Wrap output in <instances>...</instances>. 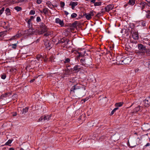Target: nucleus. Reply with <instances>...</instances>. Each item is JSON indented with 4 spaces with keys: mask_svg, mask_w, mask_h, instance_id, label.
<instances>
[{
    "mask_svg": "<svg viewBox=\"0 0 150 150\" xmlns=\"http://www.w3.org/2000/svg\"><path fill=\"white\" fill-rule=\"evenodd\" d=\"M50 61L52 62V61H53V60H54V58H53V57L52 56H51L50 57Z\"/></svg>",
    "mask_w": 150,
    "mask_h": 150,
    "instance_id": "obj_48",
    "label": "nucleus"
},
{
    "mask_svg": "<svg viewBox=\"0 0 150 150\" xmlns=\"http://www.w3.org/2000/svg\"><path fill=\"white\" fill-rule=\"evenodd\" d=\"M28 108L27 107H25V108H23V110L22 114H24L27 112L28 111Z\"/></svg>",
    "mask_w": 150,
    "mask_h": 150,
    "instance_id": "obj_26",
    "label": "nucleus"
},
{
    "mask_svg": "<svg viewBox=\"0 0 150 150\" xmlns=\"http://www.w3.org/2000/svg\"><path fill=\"white\" fill-rule=\"evenodd\" d=\"M60 7L61 8H63L65 5V3L63 2H60Z\"/></svg>",
    "mask_w": 150,
    "mask_h": 150,
    "instance_id": "obj_42",
    "label": "nucleus"
},
{
    "mask_svg": "<svg viewBox=\"0 0 150 150\" xmlns=\"http://www.w3.org/2000/svg\"><path fill=\"white\" fill-rule=\"evenodd\" d=\"M21 150H24V149L23 148H21Z\"/></svg>",
    "mask_w": 150,
    "mask_h": 150,
    "instance_id": "obj_61",
    "label": "nucleus"
},
{
    "mask_svg": "<svg viewBox=\"0 0 150 150\" xmlns=\"http://www.w3.org/2000/svg\"><path fill=\"white\" fill-rule=\"evenodd\" d=\"M139 5V6L141 9L143 10L145 8V6H146V3L143 2H141Z\"/></svg>",
    "mask_w": 150,
    "mask_h": 150,
    "instance_id": "obj_16",
    "label": "nucleus"
},
{
    "mask_svg": "<svg viewBox=\"0 0 150 150\" xmlns=\"http://www.w3.org/2000/svg\"><path fill=\"white\" fill-rule=\"evenodd\" d=\"M55 22L59 24L61 27H62L64 26V23L63 21L61 20L59 18H56L55 19Z\"/></svg>",
    "mask_w": 150,
    "mask_h": 150,
    "instance_id": "obj_11",
    "label": "nucleus"
},
{
    "mask_svg": "<svg viewBox=\"0 0 150 150\" xmlns=\"http://www.w3.org/2000/svg\"><path fill=\"white\" fill-rule=\"evenodd\" d=\"M135 0H129L128 4L131 5H134L135 4Z\"/></svg>",
    "mask_w": 150,
    "mask_h": 150,
    "instance_id": "obj_22",
    "label": "nucleus"
},
{
    "mask_svg": "<svg viewBox=\"0 0 150 150\" xmlns=\"http://www.w3.org/2000/svg\"><path fill=\"white\" fill-rule=\"evenodd\" d=\"M35 13V11L31 10L30 11L29 14L30 15H34Z\"/></svg>",
    "mask_w": 150,
    "mask_h": 150,
    "instance_id": "obj_40",
    "label": "nucleus"
},
{
    "mask_svg": "<svg viewBox=\"0 0 150 150\" xmlns=\"http://www.w3.org/2000/svg\"><path fill=\"white\" fill-rule=\"evenodd\" d=\"M150 144L149 143H147L145 145L146 146H150Z\"/></svg>",
    "mask_w": 150,
    "mask_h": 150,
    "instance_id": "obj_56",
    "label": "nucleus"
},
{
    "mask_svg": "<svg viewBox=\"0 0 150 150\" xmlns=\"http://www.w3.org/2000/svg\"><path fill=\"white\" fill-rule=\"evenodd\" d=\"M131 32L132 34L133 38L135 40H137L139 38V35L137 32L135 31L134 29L132 28Z\"/></svg>",
    "mask_w": 150,
    "mask_h": 150,
    "instance_id": "obj_5",
    "label": "nucleus"
},
{
    "mask_svg": "<svg viewBox=\"0 0 150 150\" xmlns=\"http://www.w3.org/2000/svg\"><path fill=\"white\" fill-rule=\"evenodd\" d=\"M43 57L41 55H38L36 56V59L38 60H40V59L41 60H42V59Z\"/></svg>",
    "mask_w": 150,
    "mask_h": 150,
    "instance_id": "obj_27",
    "label": "nucleus"
},
{
    "mask_svg": "<svg viewBox=\"0 0 150 150\" xmlns=\"http://www.w3.org/2000/svg\"><path fill=\"white\" fill-rule=\"evenodd\" d=\"M19 34H17L15 35H14L11 38H10V39H9L8 40V41H11L13 40H14V39H16V38H18L19 37Z\"/></svg>",
    "mask_w": 150,
    "mask_h": 150,
    "instance_id": "obj_20",
    "label": "nucleus"
},
{
    "mask_svg": "<svg viewBox=\"0 0 150 150\" xmlns=\"http://www.w3.org/2000/svg\"><path fill=\"white\" fill-rule=\"evenodd\" d=\"M80 62L83 66L88 67L92 64V59L90 57L86 59H81L80 60Z\"/></svg>",
    "mask_w": 150,
    "mask_h": 150,
    "instance_id": "obj_2",
    "label": "nucleus"
},
{
    "mask_svg": "<svg viewBox=\"0 0 150 150\" xmlns=\"http://www.w3.org/2000/svg\"><path fill=\"white\" fill-rule=\"evenodd\" d=\"M33 18L34 17L33 16H31L30 17V18L29 19H30L31 21L32 19H33Z\"/></svg>",
    "mask_w": 150,
    "mask_h": 150,
    "instance_id": "obj_58",
    "label": "nucleus"
},
{
    "mask_svg": "<svg viewBox=\"0 0 150 150\" xmlns=\"http://www.w3.org/2000/svg\"><path fill=\"white\" fill-rule=\"evenodd\" d=\"M5 12L7 16H9L11 15V12L10 9L8 8H7Z\"/></svg>",
    "mask_w": 150,
    "mask_h": 150,
    "instance_id": "obj_19",
    "label": "nucleus"
},
{
    "mask_svg": "<svg viewBox=\"0 0 150 150\" xmlns=\"http://www.w3.org/2000/svg\"><path fill=\"white\" fill-rule=\"evenodd\" d=\"M6 77V75L5 74H3L1 75V78L3 79H4Z\"/></svg>",
    "mask_w": 150,
    "mask_h": 150,
    "instance_id": "obj_44",
    "label": "nucleus"
},
{
    "mask_svg": "<svg viewBox=\"0 0 150 150\" xmlns=\"http://www.w3.org/2000/svg\"><path fill=\"white\" fill-rule=\"evenodd\" d=\"M51 117V115H45L44 116H42L40 117L39 119L38 120V121H48L49 120Z\"/></svg>",
    "mask_w": 150,
    "mask_h": 150,
    "instance_id": "obj_3",
    "label": "nucleus"
},
{
    "mask_svg": "<svg viewBox=\"0 0 150 150\" xmlns=\"http://www.w3.org/2000/svg\"><path fill=\"white\" fill-rule=\"evenodd\" d=\"M7 32V31H4L3 32H2L1 33V35H6V33Z\"/></svg>",
    "mask_w": 150,
    "mask_h": 150,
    "instance_id": "obj_45",
    "label": "nucleus"
},
{
    "mask_svg": "<svg viewBox=\"0 0 150 150\" xmlns=\"http://www.w3.org/2000/svg\"><path fill=\"white\" fill-rule=\"evenodd\" d=\"M139 71V69H137L135 70V73H137Z\"/></svg>",
    "mask_w": 150,
    "mask_h": 150,
    "instance_id": "obj_55",
    "label": "nucleus"
},
{
    "mask_svg": "<svg viewBox=\"0 0 150 150\" xmlns=\"http://www.w3.org/2000/svg\"><path fill=\"white\" fill-rule=\"evenodd\" d=\"M138 48L139 50L135 52L136 54L139 58H142L145 55V51L146 50V47L141 44H139L138 45Z\"/></svg>",
    "mask_w": 150,
    "mask_h": 150,
    "instance_id": "obj_1",
    "label": "nucleus"
},
{
    "mask_svg": "<svg viewBox=\"0 0 150 150\" xmlns=\"http://www.w3.org/2000/svg\"><path fill=\"white\" fill-rule=\"evenodd\" d=\"M14 9L16 10L17 11H20L22 10V8L21 7L18 6L15 7L14 8Z\"/></svg>",
    "mask_w": 150,
    "mask_h": 150,
    "instance_id": "obj_23",
    "label": "nucleus"
},
{
    "mask_svg": "<svg viewBox=\"0 0 150 150\" xmlns=\"http://www.w3.org/2000/svg\"><path fill=\"white\" fill-rule=\"evenodd\" d=\"M48 9L47 8H45L43 9L42 11H41L40 12L41 13L43 12L45 14H46L48 13Z\"/></svg>",
    "mask_w": 150,
    "mask_h": 150,
    "instance_id": "obj_21",
    "label": "nucleus"
},
{
    "mask_svg": "<svg viewBox=\"0 0 150 150\" xmlns=\"http://www.w3.org/2000/svg\"><path fill=\"white\" fill-rule=\"evenodd\" d=\"M143 102L145 106L146 107L149 106L150 105V96L147 97L144 100Z\"/></svg>",
    "mask_w": 150,
    "mask_h": 150,
    "instance_id": "obj_7",
    "label": "nucleus"
},
{
    "mask_svg": "<svg viewBox=\"0 0 150 150\" xmlns=\"http://www.w3.org/2000/svg\"><path fill=\"white\" fill-rule=\"evenodd\" d=\"M118 108L117 107L115 108L111 112L110 114V115H112L114 112L116 111V110H118Z\"/></svg>",
    "mask_w": 150,
    "mask_h": 150,
    "instance_id": "obj_29",
    "label": "nucleus"
},
{
    "mask_svg": "<svg viewBox=\"0 0 150 150\" xmlns=\"http://www.w3.org/2000/svg\"><path fill=\"white\" fill-rule=\"evenodd\" d=\"M12 140H9L6 143V145H9V144L11 143L12 142Z\"/></svg>",
    "mask_w": 150,
    "mask_h": 150,
    "instance_id": "obj_41",
    "label": "nucleus"
},
{
    "mask_svg": "<svg viewBox=\"0 0 150 150\" xmlns=\"http://www.w3.org/2000/svg\"><path fill=\"white\" fill-rule=\"evenodd\" d=\"M41 20L40 17L38 16L37 17L36 21L37 22H39L41 21Z\"/></svg>",
    "mask_w": 150,
    "mask_h": 150,
    "instance_id": "obj_46",
    "label": "nucleus"
},
{
    "mask_svg": "<svg viewBox=\"0 0 150 150\" xmlns=\"http://www.w3.org/2000/svg\"><path fill=\"white\" fill-rule=\"evenodd\" d=\"M131 61V59L130 58L128 57L125 58L123 60H122V62L124 64H129Z\"/></svg>",
    "mask_w": 150,
    "mask_h": 150,
    "instance_id": "obj_9",
    "label": "nucleus"
},
{
    "mask_svg": "<svg viewBox=\"0 0 150 150\" xmlns=\"http://www.w3.org/2000/svg\"><path fill=\"white\" fill-rule=\"evenodd\" d=\"M146 23L144 21H142L141 23V24L143 27H145L146 26Z\"/></svg>",
    "mask_w": 150,
    "mask_h": 150,
    "instance_id": "obj_37",
    "label": "nucleus"
},
{
    "mask_svg": "<svg viewBox=\"0 0 150 150\" xmlns=\"http://www.w3.org/2000/svg\"><path fill=\"white\" fill-rule=\"evenodd\" d=\"M40 27L41 30L40 33V34H43L47 32V28L44 23H40Z\"/></svg>",
    "mask_w": 150,
    "mask_h": 150,
    "instance_id": "obj_4",
    "label": "nucleus"
},
{
    "mask_svg": "<svg viewBox=\"0 0 150 150\" xmlns=\"http://www.w3.org/2000/svg\"><path fill=\"white\" fill-rule=\"evenodd\" d=\"M77 16V14L75 13H73L71 15V18H74Z\"/></svg>",
    "mask_w": 150,
    "mask_h": 150,
    "instance_id": "obj_33",
    "label": "nucleus"
},
{
    "mask_svg": "<svg viewBox=\"0 0 150 150\" xmlns=\"http://www.w3.org/2000/svg\"><path fill=\"white\" fill-rule=\"evenodd\" d=\"M66 74H67V73L66 72H65V73H64V75H67Z\"/></svg>",
    "mask_w": 150,
    "mask_h": 150,
    "instance_id": "obj_63",
    "label": "nucleus"
},
{
    "mask_svg": "<svg viewBox=\"0 0 150 150\" xmlns=\"http://www.w3.org/2000/svg\"><path fill=\"white\" fill-rule=\"evenodd\" d=\"M64 12L65 13V14L66 15H67L69 14L68 12L66 11H64Z\"/></svg>",
    "mask_w": 150,
    "mask_h": 150,
    "instance_id": "obj_54",
    "label": "nucleus"
},
{
    "mask_svg": "<svg viewBox=\"0 0 150 150\" xmlns=\"http://www.w3.org/2000/svg\"><path fill=\"white\" fill-rule=\"evenodd\" d=\"M81 69V67L80 65H75L73 68V71L76 72H78Z\"/></svg>",
    "mask_w": 150,
    "mask_h": 150,
    "instance_id": "obj_12",
    "label": "nucleus"
},
{
    "mask_svg": "<svg viewBox=\"0 0 150 150\" xmlns=\"http://www.w3.org/2000/svg\"><path fill=\"white\" fill-rule=\"evenodd\" d=\"M44 44L46 47L47 48L50 46L49 42L48 41H47V42H45Z\"/></svg>",
    "mask_w": 150,
    "mask_h": 150,
    "instance_id": "obj_30",
    "label": "nucleus"
},
{
    "mask_svg": "<svg viewBox=\"0 0 150 150\" xmlns=\"http://www.w3.org/2000/svg\"><path fill=\"white\" fill-rule=\"evenodd\" d=\"M24 0H17V1H14V2L15 3H19L24 1Z\"/></svg>",
    "mask_w": 150,
    "mask_h": 150,
    "instance_id": "obj_39",
    "label": "nucleus"
},
{
    "mask_svg": "<svg viewBox=\"0 0 150 150\" xmlns=\"http://www.w3.org/2000/svg\"><path fill=\"white\" fill-rule=\"evenodd\" d=\"M110 48L111 50H112L113 48V47H110Z\"/></svg>",
    "mask_w": 150,
    "mask_h": 150,
    "instance_id": "obj_60",
    "label": "nucleus"
},
{
    "mask_svg": "<svg viewBox=\"0 0 150 150\" xmlns=\"http://www.w3.org/2000/svg\"><path fill=\"white\" fill-rule=\"evenodd\" d=\"M96 13L94 11H92L90 12L89 14L91 15V16H93L94 15V13Z\"/></svg>",
    "mask_w": 150,
    "mask_h": 150,
    "instance_id": "obj_35",
    "label": "nucleus"
},
{
    "mask_svg": "<svg viewBox=\"0 0 150 150\" xmlns=\"http://www.w3.org/2000/svg\"><path fill=\"white\" fill-rule=\"evenodd\" d=\"M45 58H44V62H46L47 61V58L46 59V57H45Z\"/></svg>",
    "mask_w": 150,
    "mask_h": 150,
    "instance_id": "obj_57",
    "label": "nucleus"
},
{
    "mask_svg": "<svg viewBox=\"0 0 150 150\" xmlns=\"http://www.w3.org/2000/svg\"><path fill=\"white\" fill-rule=\"evenodd\" d=\"M83 15L85 16L87 20H89L91 18V16L89 13H85V14H84Z\"/></svg>",
    "mask_w": 150,
    "mask_h": 150,
    "instance_id": "obj_17",
    "label": "nucleus"
},
{
    "mask_svg": "<svg viewBox=\"0 0 150 150\" xmlns=\"http://www.w3.org/2000/svg\"><path fill=\"white\" fill-rule=\"evenodd\" d=\"M9 150H14V149L13 148H11L9 149Z\"/></svg>",
    "mask_w": 150,
    "mask_h": 150,
    "instance_id": "obj_59",
    "label": "nucleus"
},
{
    "mask_svg": "<svg viewBox=\"0 0 150 150\" xmlns=\"http://www.w3.org/2000/svg\"><path fill=\"white\" fill-rule=\"evenodd\" d=\"M146 53L147 54V55L150 56V49L147 50L146 49V50L145 52V54Z\"/></svg>",
    "mask_w": 150,
    "mask_h": 150,
    "instance_id": "obj_31",
    "label": "nucleus"
},
{
    "mask_svg": "<svg viewBox=\"0 0 150 150\" xmlns=\"http://www.w3.org/2000/svg\"><path fill=\"white\" fill-rule=\"evenodd\" d=\"M114 7L113 4H110L107 6L105 8V11L106 12H108L110 11L113 9Z\"/></svg>",
    "mask_w": 150,
    "mask_h": 150,
    "instance_id": "obj_8",
    "label": "nucleus"
},
{
    "mask_svg": "<svg viewBox=\"0 0 150 150\" xmlns=\"http://www.w3.org/2000/svg\"><path fill=\"white\" fill-rule=\"evenodd\" d=\"M42 1V0H37L36 1V3L38 4H40L41 3Z\"/></svg>",
    "mask_w": 150,
    "mask_h": 150,
    "instance_id": "obj_49",
    "label": "nucleus"
},
{
    "mask_svg": "<svg viewBox=\"0 0 150 150\" xmlns=\"http://www.w3.org/2000/svg\"><path fill=\"white\" fill-rule=\"evenodd\" d=\"M70 61V59L69 58H67L65 59V60L64 61V64H66L69 63Z\"/></svg>",
    "mask_w": 150,
    "mask_h": 150,
    "instance_id": "obj_32",
    "label": "nucleus"
},
{
    "mask_svg": "<svg viewBox=\"0 0 150 150\" xmlns=\"http://www.w3.org/2000/svg\"><path fill=\"white\" fill-rule=\"evenodd\" d=\"M146 12V17L148 19H150V11L147 10Z\"/></svg>",
    "mask_w": 150,
    "mask_h": 150,
    "instance_id": "obj_18",
    "label": "nucleus"
},
{
    "mask_svg": "<svg viewBox=\"0 0 150 150\" xmlns=\"http://www.w3.org/2000/svg\"><path fill=\"white\" fill-rule=\"evenodd\" d=\"M87 100L86 99H84V102H85Z\"/></svg>",
    "mask_w": 150,
    "mask_h": 150,
    "instance_id": "obj_64",
    "label": "nucleus"
},
{
    "mask_svg": "<svg viewBox=\"0 0 150 150\" xmlns=\"http://www.w3.org/2000/svg\"><path fill=\"white\" fill-rule=\"evenodd\" d=\"M7 95V94L6 93L2 95H1V96L3 97H6Z\"/></svg>",
    "mask_w": 150,
    "mask_h": 150,
    "instance_id": "obj_52",
    "label": "nucleus"
},
{
    "mask_svg": "<svg viewBox=\"0 0 150 150\" xmlns=\"http://www.w3.org/2000/svg\"><path fill=\"white\" fill-rule=\"evenodd\" d=\"M47 6L49 8H52V6H54L49 3L48 4Z\"/></svg>",
    "mask_w": 150,
    "mask_h": 150,
    "instance_id": "obj_50",
    "label": "nucleus"
},
{
    "mask_svg": "<svg viewBox=\"0 0 150 150\" xmlns=\"http://www.w3.org/2000/svg\"><path fill=\"white\" fill-rule=\"evenodd\" d=\"M4 8L3 7H2L1 9L0 10V15H1L2 14L3 11H4Z\"/></svg>",
    "mask_w": 150,
    "mask_h": 150,
    "instance_id": "obj_38",
    "label": "nucleus"
},
{
    "mask_svg": "<svg viewBox=\"0 0 150 150\" xmlns=\"http://www.w3.org/2000/svg\"><path fill=\"white\" fill-rule=\"evenodd\" d=\"M78 53L79 55L77 56V57L79 58L83 57V55L81 53L78 52Z\"/></svg>",
    "mask_w": 150,
    "mask_h": 150,
    "instance_id": "obj_43",
    "label": "nucleus"
},
{
    "mask_svg": "<svg viewBox=\"0 0 150 150\" xmlns=\"http://www.w3.org/2000/svg\"><path fill=\"white\" fill-rule=\"evenodd\" d=\"M64 71L67 73L66 75H69L70 74V70H69L67 68L65 69Z\"/></svg>",
    "mask_w": 150,
    "mask_h": 150,
    "instance_id": "obj_34",
    "label": "nucleus"
},
{
    "mask_svg": "<svg viewBox=\"0 0 150 150\" xmlns=\"http://www.w3.org/2000/svg\"><path fill=\"white\" fill-rule=\"evenodd\" d=\"M51 35V33L48 32H47L46 33H45L44 34V36L47 37V36H48L49 35Z\"/></svg>",
    "mask_w": 150,
    "mask_h": 150,
    "instance_id": "obj_36",
    "label": "nucleus"
},
{
    "mask_svg": "<svg viewBox=\"0 0 150 150\" xmlns=\"http://www.w3.org/2000/svg\"><path fill=\"white\" fill-rule=\"evenodd\" d=\"M96 0H91V3L94 4V6H100L101 5L102 2L100 1L96 2Z\"/></svg>",
    "mask_w": 150,
    "mask_h": 150,
    "instance_id": "obj_13",
    "label": "nucleus"
},
{
    "mask_svg": "<svg viewBox=\"0 0 150 150\" xmlns=\"http://www.w3.org/2000/svg\"><path fill=\"white\" fill-rule=\"evenodd\" d=\"M123 103L122 102H120L119 103H116L115 105L116 107H120L122 106Z\"/></svg>",
    "mask_w": 150,
    "mask_h": 150,
    "instance_id": "obj_24",
    "label": "nucleus"
},
{
    "mask_svg": "<svg viewBox=\"0 0 150 150\" xmlns=\"http://www.w3.org/2000/svg\"><path fill=\"white\" fill-rule=\"evenodd\" d=\"M77 23V22L75 21L74 22V23H72V25L73 27L76 26Z\"/></svg>",
    "mask_w": 150,
    "mask_h": 150,
    "instance_id": "obj_47",
    "label": "nucleus"
},
{
    "mask_svg": "<svg viewBox=\"0 0 150 150\" xmlns=\"http://www.w3.org/2000/svg\"><path fill=\"white\" fill-rule=\"evenodd\" d=\"M146 1L147 2V4L148 6H150V0H146Z\"/></svg>",
    "mask_w": 150,
    "mask_h": 150,
    "instance_id": "obj_51",
    "label": "nucleus"
},
{
    "mask_svg": "<svg viewBox=\"0 0 150 150\" xmlns=\"http://www.w3.org/2000/svg\"><path fill=\"white\" fill-rule=\"evenodd\" d=\"M79 89V88L78 86L76 85L72 87L71 89V93H74L76 91Z\"/></svg>",
    "mask_w": 150,
    "mask_h": 150,
    "instance_id": "obj_14",
    "label": "nucleus"
},
{
    "mask_svg": "<svg viewBox=\"0 0 150 150\" xmlns=\"http://www.w3.org/2000/svg\"><path fill=\"white\" fill-rule=\"evenodd\" d=\"M26 21L27 22L28 24V26L29 27H30L32 26V24L30 23L31 20L30 19H27L26 20Z\"/></svg>",
    "mask_w": 150,
    "mask_h": 150,
    "instance_id": "obj_25",
    "label": "nucleus"
},
{
    "mask_svg": "<svg viewBox=\"0 0 150 150\" xmlns=\"http://www.w3.org/2000/svg\"><path fill=\"white\" fill-rule=\"evenodd\" d=\"M141 106H139L136 107L134 109V111L136 112H137L140 110V108Z\"/></svg>",
    "mask_w": 150,
    "mask_h": 150,
    "instance_id": "obj_28",
    "label": "nucleus"
},
{
    "mask_svg": "<svg viewBox=\"0 0 150 150\" xmlns=\"http://www.w3.org/2000/svg\"><path fill=\"white\" fill-rule=\"evenodd\" d=\"M16 115H17V114L16 113H15L14 114H13V116H16Z\"/></svg>",
    "mask_w": 150,
    "mask_h": 150,
    "instance_id": "obj_62",
    "label": "nucleus"
},
{
    "mask_svg": "<svg viewBox=\"0 0 150 150\" xmlns=\"http://www.w3.org/2000/svg\"><path fill=\"white\" fill-rule=\"evenodd\" d=\"M18 41H17L16 43L14 44L10 43L8 44V45L9 47H11V50H16L18 46Z\"/></svg>",
    "mask_w": 150,
    "mask_h": 150,
    "instance_id": "obj_10",
    "label": "nucleus"
},
{
    "mask_svg": "<svg viewBox=\"0 0 150 150\" xmlns=\"http://www.w3.org/2000/svg\"><path fill=\"white\" fill-rule=\"evenodd\" d=\"M78 3L77 2H71L69 4V6H71V8L74 9V7L78 5Z\"/></svg>",
    "mask_w": 150,
    "mask_h": 150,
    "instance_id": "obj_15",
    "label": "nucleus"
},
{
    "mask_svg": "<svg viewBox=\"0 0 150 150\" xmlns=\"http://www.w3.org/2000/svg\"><path fill=\"white\" fill-rule=\"evenodd\" d=\"M35 79H33L32 80H31L30 81V82L31 83H33V82L35 81Z\"/></svg>",
    "mask_w": 150,
    "mask_h": 150,
    "instance_id": "obj_53",
    "label": "nucleus"
},
{
    "mask_svg": "<svg viewBox=\"0 0 150 150\" xmlns=\"http://www.w3.org/2000/svg\"><path fill=\"white\" fill-rule=\"evenodd\" d=\"M35 30L33 28H30L28 29L25 31V34L27 35H30L34 34Z\"/></svg>",
    "mask_w": 150,
    "mask_h": 150,
    "instance_id": "obj_6",
    "label": "nucleus"
}]
</instances>
